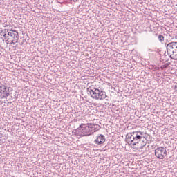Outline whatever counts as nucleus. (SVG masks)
Returning <instances> with one entry per match:
<instances>
[{
    "mask_svg": "<svg viewBox=\"0 0 177 177\" xmlns=\"http://www.w3.org/2000/svg\"><path fill=\"white\" fill-rule=\"evenodd\" d=\"M126 138L127 143L131 145V147L135 150H141L146 146V142L144 141L145 137L142 136V132L140 131L128 133Z\"/></svg>",
    "mask_w": 177,
    "mask_h": 177,
    "instance_id": "nucleus-1",
    "label": "nucleus"
},
{
    "mask_svg": "<svg viewBox=\"0 0 177 177\" xmlns=\"http://www.w3.org/2000/svg\"><path fill=\"white\" fill-rule=\"evenodd\" d=\"M100 129L99 124H81L77 128V131L80 132L82 136H89L97 132Z\"/></svg>",
    "mask_w": 177,
    "mask_h": 177,
    "instance_id": "nucleus-2",
    "label": "nucleus"
},
{
    "mask_svg": "<svg viewBox=\"0 0 177 177\" xmlns=\"http://www.w3.org/2000/svg\"><path fill=\"white\" fill-rule=\"evenodd\" d=\"M88 95H91L93 99H96L97 100H103L106 99V92L101 91L98 88H87Z\"/></svg>",
    "mask_w": 177,
    "mask_h": 177,
    "instance_id": "nucleus-3",
    "label": "nucleus"
},
{
    "mask_svg": "<svg viewBox=\"0 0 177 177\" xmlns=\"http://www.w3.org/2000/svg\"><path fill=\"white\" fill-rule=\"evenodd\" d=\"M155 156L157 158L164 160V157H167V149L162 147H160L155 150Z\"/></svg>",
    "mask_w": 177,
    "mask_h": 177,
    "instance_id": "nucleus-4",
    "label": "nucleus"
},
{
    "mask_svg": "<svg viewBox=\"0 0 177 177\" xmlns=\"http://www.w3.org/2000/svg\"><path fill=\"white\" fill-rule=\"evenodd\" d=\"M166 48H167V55L174 53L175 52V50H177V42L171 41L167 45Z\"/></svg>",
    "mask_w": 177,
    "mask_h": 177,
    "instance_id": "nucleus-5",
    "label": "nucleus"
},
{
    "mask_svg": "<svg viewBox=\"0 0 177 177\" xmlns=\"http://www.w3.org/2000/svg\"><path fill=\"white\" fill-rule=\"evenodd\" d=\"M8 38V40H14L17 41L19 40V32L17 30H7Z\"/></svg>",
    "mask_w": 177,
    "mask_h": 177,
    "instance_id": "nucleus-6",
    "label": "nucleus"
},
{
    "mask_svg": "<svg viewBox=\"0 0 177 177\" xmlns=\"http://www.w3.org/2000/svg\"><path fill=\"white\" fill-rule=\"evenodd\" d=\"M10 95V92L9 91V88L3 84L0 86V96L1 97L6 98L8 96Z\"/></svg>",
    "mask_w": 177,
    "mask_h": 177,
    "instance_id": "nucleus-7",
    "label": "nucleus"
},
{
    "mask_svg": "<svg viewBox=\"0 0 177 177\" xmlns=\"http://www.w3.org/2000/svg\"><path fill=\"white\" fill-rule=\"evenodd\" d=\"M106 142V137L103 134H100L97 136V138L94 140L95 145H103Z\"/></svg>",
    "mask_w": 177,
    "mask_h": 177,
    "instance_id": "nucleus-8",
    "label": "nucleus"
},
{
    "mask_svg": "<svg viewBox=\"0 0 177 177\" xmlns=\"http://www.w3.org/2000/svg\"><path fill=\"white\" fill-rule=\"evenodd\" d=\"M168 56H169L170 59H172L173 60H177V50L174 53L169 54Z\"/></svg>",
    "mask_w": 177,
    "mask_h": 177,
    "instance_id": "nucleus-9",
    "label": "nucleus"
},
{
    "mask_svg": "<svg viewBox=\"0 0 177 177\" xmlns=\"http://www.w3.org/2000/svg\"><path fill=\"white\" fill-rule=\"evenodd\" d=\"M169 64H171V62H167V63L165 64L164 65H162L160 67L161 70H165V68H167V67L169 66Z\"/></svg>",
    "mask_w": 177,
    "mask_h": 177,
    "instance_id": "nucleus-10",
    "label": "nucleus"
},
{
    "mask_svg": "<svg viewBox=\"0 0 177 177\" xmlns=\"http://www.w3.org/2000/svg\"><path fill=\"white\" fill-rule=\"evenodd\" d=\"M158 39H159L160 42H164V36H162V35H159Z\"/></svg>",
    "mask_w": 177,
    "mask_h": 177,
    "instance_id": "nucleus-11",
    "label": "nucleus"
},
{
    "mask_svg": "<svg viewBox=\"0 0 177 177\" xmlns=\"http://www.w3.org/2000/svg\"><path fill=\"white\" fill-rule=\"evenodd\" d=\"M19 41V40L15 41L14 39L12 40H8V42H10V45H15V44H17V42Z\"/></svg>",
    "mask_w": 177,
    "mask_h": 177,
    "instance_id": "nucleus-12",
    "label": "nucleus"
},
{
    "mask_svg": "<svg viewBox=\"0 0 177 177\" xmlns=\"http://www.w3.org/2000/svg\"><path fill=\"white\" fill-rule=\"evenodd\" d=\"M174 91L175 92H177V83L174 86Z\"/></svg>",
    "mask_w": 177,
    "mask_h": 177,
    "instance_id": "nucleus-13",
    "label": "nucleus"
},
{
    "mask_svg": "<svg viewBox=\"0 0 177 177\" xmlns=\"http://www.w3.org/2000/svg\"><path fill=\"white\" fill-rule=\"evenodd\" d=\"M71 1H73V2H77V1L78 0H71Z\"/></svg>",
    "mask_w": 177,
    "mask_h": 177,
    "instance_id": "nucleus-14",
    "label": "nucleus"
},
{
    "mask_svg": "<svg viewBox=\"0 0 177 177\" xmlns=\"http://www.w3.org/2000/svg\"><path fill=\"white\" fill-rule=\"evenodd\" d=\"M3 37H6V34H4Z\"/></svg>",
    "mask_w": 177,
    "mask_h": 177,
    "instance_id": "nucleus-15",
    "label": "nucleus"
}]
</instances>
